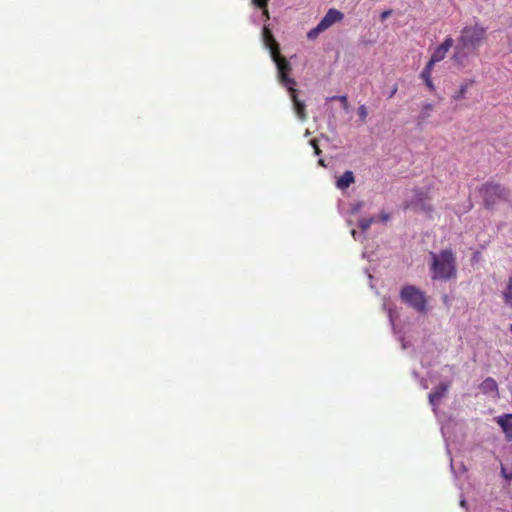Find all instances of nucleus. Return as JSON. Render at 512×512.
Returning a JSON list of instances; mask_svg holds the SVG:
<instances>
[{
  "instance_id": "nucleus-21",
  "label": "nucleus",
  "mask_w": 512,
  "mask_h": 512,
  "mask_svg": "<svg viewBox=\"0 0 512 512\" xmlns=\"http://www.w3.org/2000/svg\"><path fill=\"white\" fill-rule=\"evenodd\" d=\"M310 143L311 146L313 147L314 155L319 156L322 153V150L319 149L317 139H312Z\"/></svg>"
},
{
  "instance_id": "nucleus-26",
  "label": "nucleus",
  "mask_w": 512,
  "mask_h": 512,
  "mask_svg": "<svg viewBox=\"0 0 512 512\" xmlns=\"http://www.w3.org/2000/svg\"><path fill=\"white\" fill-rule=\"evenodd\" d=\"M262 9V15L266 17V19H269V10H267V7L261 8Z\"/></svg>"
},
{
  "instance_id": "nucleus-8",
  "label": "nucleus",
  "mask_w": 512,
  "mask_h": 512,
  "mask_svg": "<svg viewBox=\"0 0 512 512\" xmlns=\"http://www.w3.org/2000/svg\"><path fill=\"white\" fill-rule=\"evenodd\" d=\"M343 17H344V15L342 12H340L334 8H330L327 11V14L324 15L323 19L319 21L318 25L328 29L331 27V25L342 21Z\"/></svg>"
},
{
  "instance_id": "nucleus-22",
  "label": "nucleus",
  "mask_w": 512,
  "mask_h": 512,
  "mask_svg": "<svg viewBox=\"0 0 512 512\" xmlns=\"http://www.w3.org/2000/svg\"><path fill=\"white\" fill-rule=\"evenodd\" d=\"M253 1V4L256 5L259 8H265L267 7V4L270 0H251Z\"/></svg>"
},
{
  "instance_id": "nucleus-25",
  "label": "nucleus",
  "mask_w": 512,
  "mask_h": 512,
  "mask_svg": "<svg viewBox=\"0 0 512 512\" xmlns=\"http://www.w3.org/2000/svg\"><path fill=\"white\" fill-rule=\"evenodd\" d=\"M379 218L382 223H386L390 219V214L382 212Z\"/></svg>"
},
{
  "instance_id": "nucleus-33",
  "label": "nucleus",
  "mask_w": 512,
  "mask_h": 512,
  "mask_svg": "<svg viewBox=\"0 0 512 512\" xmlns=\"http://www.w3.org/2000/svg\"><path fill=\"white\" fill-rule=\"evenodd\" d=\"M390 319H391V322H393V316L391 313H390Z\"/></svg>"
},
{
  "instance_id": "nucleus-31",
  "label": "nucleus",
  "mask_w": 512,
  "mask_h": 512,
  "mask_svg": "<svg viewBox=\"0 0 512 512\" xmlns=\"http://www.w3.org/2000/svg\"><path fill=\"white\" fill-rule=\"evenodd\" d=\"M465 505H466L465 499L460 500V506L465 508Z\"/></svg>"
},
{
  "instance_id": "nucleus-11",
  "label": "nucleus",
  "mask_w": 512,
  "mask_h": 512,
  "mask_svg": "<svg viewBox=\"0 0 512 512\" xmlns=\"http://www.w3.org/2000/svg\"><path fill=\"white\" fill-rule=\"evenodd\" d=\"M480 389L481 392L486 394L497 393L496 380L491 377H487L484 381L481 382Z\"/></svg>"
},
{
  "instance_id": "nucleus-29",
  "label": "nucleus",
  "mask_w": 512,
  "mask_h": 512,
  "mask_svg": "<svg viewBox=\"0 0 512 512\" xmlns=\"http://www.w3.org/2000/svg\"><path fill=\"white\" fill-rule=\"evenodd\" d=\"M396 91H397V88L396 87L393 88L392 91H390L391 94L389 97L392 98L395 95Z\"/></svg>"
},
{
  "instance_id": "nucleus-32",
  "label": "nucleus",
  "mask_w": 512,
  "mask_h": 512,
  "mask_svg": "<svg viewBox=\"0 0 512 512\" xmlns=\"http://www.w3.org/2000/svg\"><path fill=\"white\" fill-rule=\"evenodd\" d=\"M424 109L431 110L432 109V105L431 104H427V105L424 106Z\"/></svg>"
},
{
  "instance_id": "nucleus-13",
  "label": "nucleus",
  "mask_w": 512,
  "mask_h": 512,
  "mask_svg": "<svg viewBox=\"0 0 512 512\" xmlns=\"http://www.w3.org/2000/svg\"><path fill=\"white\" fill-rule=\"evenodd\" d=\"M502 300L506 306L512 308V276L508 278L506 287L502 290Z\"/></svg>"
},
{
  "instance_id": "nucleus-1",
  "label": "nucleus",
  "mask_w": 512,
  "mask_h": 512,
  "mask_svg": "<svg viewBox=\"0 0 512 512\" xmlns=\"http://www.w3.org/2000/svg\"><path fill=\"white\" fill-rule=\"evenodd\" d=\"M486 29L479 24L465 26L455 44L453 60L459 66H465L469 56L479 49L485 38Z\"/></svg>"
},
{
  "instance_id": "nucleus-10",
  "label": "nucleus",
  "mask_w": 512,
  "mask_h": 512,
  "mask_svg": "<svg viewBox=\"0 0 512 512\" xmlns=\"http://www.w3.org/2000/svg\"><path fill=\"white\" fill-rule=\"evenodd\" d=\"M355 182L354 173L352 171H345L342 177L337 180L338 189H348L350 184Z\"/></svg>"
},
{
  "instance_id": "nucleus-18",
  "label": "nucleus",
  "mask_w": 512,
  "mask_h": 512,
  "mask_svg": "<svg viewBox=\"0 0 512 512\" xmlns=\"http://www.w3.org/2000/svg\"><path fill=\"white\" fill-rule=\"evenodd\" d=\"M328 100L329 101H340V103H342L343 109L345 111H348V109H349V102H348V97L347 96H332Z\"/></svg>"
},
{
  "instance_id": "nucleus-5",
  "label": "nucleus",
  "mask_w": 512,
  "mask_h": 512,
  "mask_svg": "<svg viewBox=\"0 0 512 512\" xmlns=\"http://www.w3.org/2000/svg\"><path fill=\"white\" fill-rule=\"evenodd\" d=\"M454 45V40L452 37H447L444 40L442 45L438 46L436 50H434L431 60H429L426 68L421 73V79H423L424 83H426L427 87L433 90V82L430 78V71L432 70L433 65L442 61L445 58V55L448 53L449 49Z\"/></svg>"
},
{
  "instance_id": "nucleus-20",
  "label": "nucleus",
  "mask_w": 512,
  "mask_h": 512,
  "mask_svg": "<svg viewBox=\"0 0 512 512\" xmlns=\"http://www.w3.org/2000/svg\"><path fill=\"white\" fill-rule=\"evenodd\" d=\"M358 115L360 117L361 122H365L367 117V108L365 105H360L358 108Z\"/></svg>"
},
{
  "instance_id": "nucleus-28",
  "label": "nucleus",
  "mask_w": 512,
  "mask_h": 512,
  "mask_svg": "<svg viewBox=\"0 0 512 512\" xmlns=\"http://www.w3.org/2000/svg\"><path fill=\"white\" fill-rule=\"evenodd\" d=\"M401 343H402V349H406L407 348V342L404 341V338L401 337Z\"/></svg>"
},
{
  "instance_id": "nucleus-12",
  "label": "nucleus",
  "mask_w": 512,
  "mask_h": 512,
  "mask_svg": "<svg viewBox=\"0 0 512 512\" xmlns=\"http://www.w3.org/2000/svg\"><path fill=\"white\" fill-rule=\"evenodd\" d=\"M511 417L512 415H507L506 417L499 418V421H497L502 428V431L505 432L508 440H512V423L509 422V418Z\"/></svg>"
},
{
  "instance_id": "nucleus-16",
  "label": "nucleus",
  "mask_w": 512,
  "mask_h": 512,
  "mask_svg": "<svg viewBox=\"0 0 512 512\" xmlns=\"http://www.w3.org/2000/svg\"><path fill=\"white\" fill-rule=\"evenodd\" d=\"M418 211L423 210L429 214L432 211V206L427 204L423 198H421V193H418Z\"/></svg>"
},
{
  "instance_id": "nucleus-15",
  "label": "nucleus",
  "mask_w": 512,
  "mask_h": 512,
  "mask_svg": "<svg viewBox=\"0 0 512 512\" xmlns=\"http://www.w3.org/2000/svg\"><path fill=\"white\" fill-rule=\"evenodd\" d=\"M326 30H327L326 28L321 27L320 25L317 24V26H315L313 29H311L309 32H307V38L310 40H314L318 37V35H320L321 33H323Z\"/></svg>"
},
{
  "instance_id": "nucleus-27",
  "label": "nucleus",
  "mask_w": 512,
  "mask_h": 512,
  "mask_svg": "<svg viewBox=\"0 0 512 512\" xmlns=\"http://www.w3.org/2000/svg\"><path fill=\"white\" fill-rule=\"evenodd\" d=\"M442 300H443L444 305L449 306V296L443 295Z\"/></svg>"
},
{
  "instance_id": "nucleus-30",
  "label": "nucleus",
  "mask_w": 512,
  "mask_h": 512,
  "mask_svg": "<svg viewBox=\"0 0 512 512\" xmlns=\"http://www.w3.org/2000/svg\"><path fill=\"white\" fill-rule=\"evenodd\" d=\"M318 165H320L322 167H325L324 160L323 159H319L318 160Z\"/></svg>"
},
{
  "instance_id": "nucleus-6",
  "label": "nucleus",
  "mask_w": 512,
  "mask_h": 512,
  "mask_svg": "<svg viewBox=\"0 0 512 512\" xmlns=\"http://www.w3.org/2000/svg\"><path fill=\"white\" fill-rule=\"evenodd\" d=\"M262 37H264L265 45L270 49L272 61H274L277 67V73H281V68L285 69V72H291V64L287 61L286 58L281 56L280 46L272 36L269 28L265 27L264 30H262Z\"/></svg>"
},
{
  "instance_id": "nucleus-7",
  "label": "nucleus",
  "mask_w": 512,
  "mask_h": 512,
  "mask_svg": "<svg viewBox=\"0 0 512 512\" xmlns=\"http://www.w3.org/2000/svg\"><path fill=\"white\" fill-rule=\"evenodd\" d=\"M449 388L450 384L448 382H443L435 386L432 392L429 393V403H431L433 407L438 406L445 394L448 393Z\"/></svg>"
},
{
  "instance_id": "nucleus-19",
  "label": "nucleus",
  "mask_w": 512,
  "mask_h": 512,
  "mask_svg": "<svg viewBox=\"0 0 512 512\" xmlns=\"http://www.w3.org/2000/svg\"><path fill=\"white\" fill-rule=\"evenodd\" d=\"M372 223H373V218H363V219L359 220V228L361 229V231L365 232L366 230H368L370 228Z\"/></svg>"
},
{
  "instance_id": "nucleus-14",
  "label": "nucleus",
  "mask_w": 512,
  "mask_h": 512,
  "mask_svg": "<svg viewBox=\"0 0 512 512\" xmlns=\"http://www.w3.org/2000/svg\"><path fill=\"white\" fill-rule=\"evenodd\" d=\"M417 310H418V313H420V312L425 313L429 310V308L427 306V298L419 290L417 292Z\"/></svg>"
},
{
  "instance_id": "nucleus-24",
  "label": "nucleus",
  "mask_w": 512,
  "mask_h": 512,
  "mask_svg": "<svg viewBox=\"0 0 512 512\" xmlns=\"http://www.w3.org/2000/svg\"><path fill=\"white\" fill-rule=\"evenodd\" d=\"M501 474L502 477H504L507 480H512V472L507 473L506 468L504 466L501 467Z\"/></svg>"
},
{
  "instance_id": "nucleus-17",
  "label": "nucleus",
  "mask_w": 512,
  "mask_h": 512,
  "mask_svg": "<svg viewBox=\"0 0 512 512\" xmlns=\"http://www.w3.org/2000/svg\"><path fill=\"white\" fill-rule=\"evenodd\" d=\"M471 83H472L471 81L463 83L462 86H460L459 91L456 92L454 99L459 100V99L463 98L465 96L467 89L471 85Z\"/></svg>"
},
{
  "instance_id": "nucleus-2",
  "label": "nucleus",
  "mask_w": 512,
  "mask_h": 512,
  "mask_svg": "<svg viewBox=\"0 0 512 512\" xmlns=\"http://www.w3.org/2000/svg\"><path fill=\"white\" fill-rule=\"evenodd\" d=\"M431 276L433 280L448 282L457 275L456 258L452 250L444 249L440 253H431Z\"/></svg>"
},
{
  "instance_id": "nucleus-3",
  "label": "nucleus",
  "mask_w": 512,
  "mask_h": 512,
  "mask_svg": "<svg viewBox=\"0 0 512 512\" xmlns=\"http://www.w3.org/2000/svg\"><path fill=\"white\" fill-rule=\"evenodd\" d=\"M479 194L487 209H491L502 201H507L509 195L504 186L492 182L482 184Z\"/></svg>"
},
{
  "instance_id": "nucleus-23",
  "label": "nucleus",
  "mask_w": 512,
  "mask_h": 512,
  "mask_svg": "<svg viewBox=\"0 0 512 512\" xmlns=\"http://www.w3.org/2000/svg\"><path fill=\"white\" fill-rule=\"evenodd\" d=\"M392 14V10H384L381 12L380 19L381 21H385V19L389 18Z\"/></svg>"
},
{
  "instance_id": "nucleus-34",
  "label": "nucleus",
  "mask_w": 512,
  "mask_h": 512,
  "mask_svg": "<svg viewBox=\"0 0 512 512\" xmlns=\"http://www.w3.org/2000/svg\"><path fill=\"white\" fill-rule=\"evenodd\" d=\"M510 331H511V333H512V323H511V325H510Z\"/></svg>"
},
{
  "instance_id": "nucleus-4",
  "label": "nucleus",
  "mask_w": 512,
  "mask_h": 512,
  "mask_svg": "<svg viewBox=\"0 0 512 512\" xmlns=\"http://www.w3.org/2000/svg\"><path fill=\"white\" fill-rule=\"evenodd\" d=\"M290 73L291 72H285V69L281 68V73H277V75H279V81L282 86L287 88V91L290 92L293 109H295L297 117L300 118L301 121H304L307 119L306 104L298 99L297 90L295 88L296 81L289 77Z\"/></svg>"
},
{
  "instance_id": "nucleus-9",
  "label": "nucleus",
  "mask_w": 512,
  "mask_h": 512,
  "mask_svg": "<svg viewBox=\"0 0 512 512\" xmlns=\"http://www.w3.org/2000/svg\"><path fill=\"white\" fill-rule=\"evenodd\" d=\"M400 296L403 303H406L415 309V297L417 296L415 286H406L402 288Z\"/></svg>"
}]
</instances>
